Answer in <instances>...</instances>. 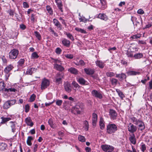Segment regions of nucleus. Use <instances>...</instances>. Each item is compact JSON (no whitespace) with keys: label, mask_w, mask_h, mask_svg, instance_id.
Here are the masks:
<instances>
[{"label":"nucleus","mask_w":152,"mask_h":152,"mask_svg":"<svg viewBox=\"0 0 152 152\" xmlns=\"http://www.w3.org/2000/svg\"><path fill=\"white\" fill-rule=\"evenodd\" d=\"M85 129L86 131H88V124L87 121H85L84 122Z\"/></svg>","instance_id":"3c124183"},{"label":"nucleus","mask_w":152,"mask_h":152,"mask_svg":"<svg viewBox=\"0 0 152 152\" xmlns=\"http://www.w3.org/2000/svg\"><path fill=\"white\" fill-rule=\"evenodd\" d=\"M35 36L39 40H40L41 39V36L40 33L37 31H35L34 32Z\"/></svg>","instance_id":"49530a36"},{"label":"nucleus","mask_w":152,"mask_h":152,"mask_svg":"<svg viewBox=\"0 0 152 152\" xmlns=\"http://www.w3.org/2000/svg\"><path fill=\"white\" fill-rule=\"evenodd\" d=\"M130 119L132 121L134 124L138 126V130L142 131L145 129V124L141 120L137 119L133 116L130 117Z\"/></svg>","instance_id":"f257e3e1"},{"label":"nucleus","mask_w":152,"mask_h":152,"mask_svg":"<svg viewBox=\"0 0 152 152\" xmlns=\"http://www.w3.org/2000/svg\"><path fill=\"white\" fill-rule=\"evenodd\" d=\"M78 139L80 141L82 142H84L85 141V137L84 136L80 135L78 136Z\"/></svg>","instance_id":"09e8293b"},{"label":"nucleus","mask_w":152,"mask_h":152,"mask_svg":"<svg viewBox=\"0 0 152 152\" xmlns=\"http://www.w3.org/2000/svg\"><path fill=\"white\" fill-rule=\"evenodd\" d=\"M117 130V126L115 124H109L107 126V132L108 134L114 133Z\"/></svg>","instance_id":"7ed1b4c3"},{"label":"nucleus","mask_w":152,"mask_h":152,"mask_svg":"<svg viewBox=\"0 0 152 152\" xmlns=\"http://www.w3.org/2000/svg\"><path fill=\"white\" fill-rule=\"evenodd\" d=\"M72 84L75 87V88H79L80 87V86L76 82L73 81L72 82Z\"/></svg>","instance_id":"5fc2aeb1"},{"label":"nucleus","mask_w":152,"mask_h":152,"mask_svg":"<svg viewBox=\"0 0 152 152\" xmlns=\"http://www.w3.org/2000/svg\"><path fill=\"white\" fill-rule=\"evenodd\" d=\"M64 87L65 90L67 92L69 93L72 90V87L70 84L68 82H66L64 84Z\"/></svg>","instance_id":"f8f14e48"},{"label":"nucleus","mask_w":152,"mask_h":152,"mask_svg":"<svg viewBox=\"0 0 152 152\" xmlns=\"http://www.w3.org/2000/svg\"><path fill=\"white\" fill-rule=\"evenodd\" d=\"M131 142L133 144L135 145L136 143L135 136L134 134H132L129 138Z\"/></svg>","instance_id":"a878e982"},{"label":"nucleus","mask_w":152,"mask_h":152,"mask_svg":"<svg viewBox=\"0 0 152 152\" xmlns=\"http://www.w3.org/2000/svg\"><path fill=\"white\" fill-rule=\"evenodd\" d=\"M46 10L48 13L50 15H53V11L52 8L50 6L48 5L46 7Z\"/></svg>","instance_id":"72a5a7b5"},{"label":"nucleus","mask_w":152,"mask_h":152,"mask_svg":"<svg viewBox=\"0 0 152 152\" xmlns=\"http://www.w3.org/2000/svg\"><path fill=\"white\" fill-rule=\"evenodd\" d=\"M11 107L10 104L8 101H7L3 104V107L4 109H7Z\"/></svg>","instance_id":"c756f323"},{"label":"nucleus","mask_w":152,"mask_h":152,"mask_svg":"<svg viewBox=\"0 0 152 152\" xmlns=\"http://www.w3.org/2000/svg\"><path fill=\"white\" fill-rule=\"evenodd\" d=\"M141 150L142 152H144V151L146 149V147L145 144H142L141 145Z\"/></svg>","instance_id":"0e129e2a"},{"label":"nucleus","mask_w":152,"mask_h":152,"mask_svg":"<svg viewBox=\"0 0 152 152\" xmlns=\"http://www.w3.org/2000/svg\"><path fill=\"white\" fill-rule=\"evenodd\" d=\"M32 140L33 138L32 137L28 136V137L26 141L27 144L29 146L31 145H32V143L31 142V141Z\"/></svg>","instance_id":"58836bf2"},{"label":"nucleus","mask_w":152,"mask_h":152,"mask_svg":"<svg viewBox=\"0 0 152 152\" xmlns=\"http://www.w3.org/2000/svg\"><path fill=\"white\" fill-rule=\"evenodd\" d=\"M128 50L131 51H133V52H135L138 51V49L137 47L131 46L129 48Z\"/></svg>","instance_id":"a19ab883"},{"label":"nucleus","mask_w":152,"mask_h":152,"mask_svg":"<svg viewBox=\"0 0 152 152\" xmlns=\"http://www.w3.org/2000/svg\"><path fill=\"white\" fill-rule=\"evenodd\" d=\"M106 75L107 77H111L114 76L115 74L113 72H106Z\"/></svg>","instance_id":"8fccbe9b"},{"label":"nucleus","mask_w":152,"mask_h":152,"mask_svg":"<svg viewBox=\"0 0 152 152\" xmlns=\"http://www.w3.org/2000/svg\"><path fill=\"white\" fill-rule=\"evenodd\" d=\"M128 76L135 75H140V73L139 72H136L133 71L129 70L126 72Z\"/></svg>","instance_id":"aec40b11"},{"label":"nucleus","mask_w":152,"mask_h":152,"mask_svg":"<svg viewBox=\"0 0 152 152\" xmlns=\"http://www.w3.org/2000/svg\"><path fill=\"white\" fill-rule=\"evenodd\" d=\"M110 80L112 84L113 85H116L118 82V80L115 78H112Z\"/></svg>","instance_id":"f704fd0d"},{"label":"nucleus","mask_w":152,"mask_h":152,"mask_svg":"<svg viewBox=\"0 0 152 152\" xmlns=\"http://www.w3.org/2000/svg\"><path fill=\"white\" fill-rule=\"evenodd\" d=\"M100 128L101 129H103L104 128V125L103 122V120L101 119L99 121Z\"/></svg>","instance_id":"79ce46f5"},{"label":"nucleus","mask_w":152,"mask_h":152,"mask_svg":"<svg viewBox=\"0 0 152 152\" xmlns=\"http://www.w3.org/2000/svg\"><path fill=\"white\" fill-rule=\"evenodd\" d=\"M115 77H116L118 78L120 80H124L126 78V74L122 72L120 74H116Z\"/></svg>","instance_id":"dca6fc26"},{"label":"nucleus","mask_w":152,"mask_h":152,"mask_svg":"<svg viewBox=\"0 0 152 152\" xmlns=\"http://www.w3.org/2000/svg\"><path fill=\"white\" fill-rule=\"evenodd\" d=\"M7 12L9 14L10 16H12V17H13L14 16L15 13L14 11L13 10L11 9L8 10L7 11Z\"/></svg>","instance_id":"603ef678"},{"label":"nucleus","mask_w":152,"mask_h":152,"mask_svg":"<svg viewBox=\"0 0 152 152\" xmlns=\"http://www.w3.org/2000/svg\"><path fill=\"white\" fill-rule=\"evenodd\" d=\"M77 81L82 85H85L86 81L83 78H80L77 80Z\"/></svg>","instance_id":"473e14b6"},{"label":"nucleus","mask_w":152,"mask_h":152,"mask_svg":"<svg viewBox=\"0 0 152 152\" xmlns=\"http://www.w3.org/2000/svg\"><path fill=\"white\" fill-rule=\"evenodd\" d=\"M8 101L9 102L11 106L15 104L16 102V100L15 99L8 100Z\"/></svg>","instance_id":"864d4df0"},{"label":"nucleus","mask_w":152,"mask_h":152,"mask_svg":"<svg viewBox=\"0 0 152 152\" xmlns=\"http://www.w3.org/2000/svg\"><path fill=\"white\" fill-rule=\"evenodd\" d=\"M84 70L85 73L88 75H92L94 73V69L85 68Z\"/></svg>","instance_id":"6ab92c4d"},{"label":"nucleus","mask_w":152,"mask_h":152,"mask_svg":"<svg viewBox=\"0 0 152 152\" xmlns=\"http://www.w3.org/2000/svg\"><path fill=\"white\" fill-rule=\"evenodd\" d=\"M37 69L35 68H30L27 69L26 72V74L27 75H31L34 71H35Z\"/></svg>","instance_id":"393cba45"},{"label":"nucleus","mask_w":152,"mask_h":152,"mask_svg":"<svg viewBox=\"0 0 152 152\" xmlns=\"http://www.w3.org/2000/svg\"><path fill=\"white\" fill-rule=\"evenodd\" d=\"M7 145L6 144L2 142L0 143V151H4L6 149Z\"/></svg>","instance_id":"7c9ffc66"},{"label":"nucleus","mask_w":152,"mask_h":152,"mask_svg":"<svg viewBox=\"0 0 152 152\" xmlns=\"http://www.w3.org/2000/svg\"><path fill=\"white\" fill-rule=\"evenodd\" d=\"M55 2L56 3L57 5L58 9L62 12H63L62 9L63 4L61 0H55Z\"/></svg>","instance_id":"a211bd4d"},{"label":"nucleus","mask_w":152,"mask_h":152,"mask_svg":"<svg viewBox=\"0 0 152 152\" xmlns=\"http://www.w3.org/2000/svg\"><path fill=\"white\" fill-rule=\"evenodd\" d=\"M137 13L139 14L142 15L144 14V11L142 9H140L138 10Z\"/></svg>","instance_id":"e2e57ef3"},{"label":"nucleus","mask_w":152,"mask_h":152,"mask_svg":"<svg viewBox=\"0 0 152 152\" xmlns=\"http://www.w3.org/2000/svg\"><path fill=\"white\" fill-rule=\"evenodd\" d=\"M50 85L49 81L45 78L42 80V82L41 85V89L43 90L47 88Z\"/></svg>","instance_id":"1a4fd4ad"},{"label":"nucleus","mask_w":152,"mask_h":152,"mask_svg":"<svg viewBox=\"0 0 152 152\" xmlns=\"http://www.w3.org/2000/svg\"><path fill=\"white\" fill-rule=\"evenodd\" d=\"M119 96L121 98V99H123V98L125 97V96L122 92H120L119 94H118Z\"/></svg>","instance_id":"680f3d73"},{"label":"nucleus","mask_w":152,"mask_h":152,"mask_svg":"<svg viewBox=\"0 0 152 152\" xmlns=\"http://www.w3.org/2000/svg\"><path fill=\"white\" fill-rule=\"evenodd\" d=\"M29 110V106L28 104H26L25 106V112L28 113Z\"/></svg>","instance_id":"052dcab7"},{"label":"nucleus","mask_w":152,"mask_h":152,"mask_svg":"<svg viewBox=\"0 0 152 152\" xmlns=\"http://www.w3.org/2000/svg\"><path fill=\"white\" fill-rule=\"evenodd\" d=\"M25 62V60L24 59H20L18 61V66H21L24 64Z\"/></svg>","instance_id":"e433bc0d"},{"label":"nucleus","mask_w":152,"mask_h":152,"mask_svg":"<svg viewBox=\"0 0 152 152\" xmlns=\"http://www.w3.org/2000/svg\"><path fill=\"white\" fill-rule=\"evenodd\" d=\"M49 30L50 31V32L52 33V34H53L55 36L57 37L58 36L57 33H56L55 32L54 30L52 28H51V27L49 28Z\"/></svg>","instance_id":"de8ad7c7"},{"label":"nucleus","mask_w":152,"mask_h":152,"mask_svg":"<svg viewBox=\"0 0 152 152\" xmlns=\"http://www.w3.org/2000/svg\"><path fill=\"white\" fill-rule=\"evenodd\" d=\"M2 119L0 123L1 124H5L7 121H9L11 119L10 118H4L2 117L1 118Z\"/></svg>","instance_id":"bb28decb"},{"label":"nucleus","mask_w":152,"mask_h":152,"mask_svg":"<svg viewBox=\"0 0 152 152\" xmlns=\"http://www.w3.org/2000/svg\"><path fill=\"white\" fill-rule=\"evenodd\" d=\"M25 122L28 126H32L33 125V123L31 118L30 117L26 118L25 119Z\"/></svg>","instance_id":"412c9836"},{"label":"nucleus","mask_w":152,"mask_h":152,"mask_svg":"<svg viewBox=\"0 0 152 152\" xmlns=\"http://www.w3.org/2000/svg\"><path fill=\"white\" fill-rule=\"evenodd\" d=\"M36 98V96L34 94H33L30 96L28 101L30 102H32L34 101Z\"/></svg>","instance_id":"ea45409f"},{"label":"nucleus","mask_w":152,"mask_h":152,"mask_svg":"<svg viewBox=\"0 0 152 152\" xmlns=\"http://www.w3.org/2000/svg\"><path fill=\"white\" fill-rule=\"evenodd\" d=\"M102 150L105 152H114V148L112 146L107 145H103L101 146Z\"/></svg>","instance_id":"20e7f679"},{"label":"nucleus","mask_w":152,"mask_h":152,"mask_svg":"<svg viewBox=\"0 0 152 152\" xmlns=\"http://www.w3.org/2000/svg\"><path fill=\"white\" fill-rule=\"evenodd\" d=\"M62 42L64 46L67 47H69L70 45V41L66 38H63L62 39Z\"/></svg>","instance_id":"2eb2a0df"},{"label":"nucleus","mask_w":152,"mask_h":152,"mask_svg":"<svg viewBox=\"0 0 152 152\" xmlns=\"http://www.w3.org/2000/svg\"><path fill=\"white\" fill-rule=\"evenodd\" d=\"M53 119L51 118L48 121V124L50 125V127L53 129L56 128V126L53 124Z\"/></svg>","instance_id":"2f4dec72"},{"label":"nucleus","mask_w":152,"mask_h":152,"mask_svg":"<svg viewBox=\"0 0 152 152\" xmlns=\"http://www.w3.org/2000/svg\"><path fill=\"white\" fill-rule=\"evenodd\" d=\"M97 66L99 67L102 69L104 68V62L100 60H97L95 62Z\"/></svg>","instance_id":"b1692460"},{"label":"nucleus","mask_w":152,"mask_h":152,"mask_svg":"<svg viewBox=\"0 0 152 152\" xmlns=\"http://www.w3.org/2000/svg\"><path fill=\"white\" fill-rule=\"evenodd\" d=\"M61 51L62 50L60 48H57L56 49V52L58 54H60Z\"/></svg>","instance_id":"4d7b16f0"},{"label":"nucleus","mask_w":152,"mask_h":152,"mask_svg":"<svg viewBox=\"0 0 152 152\" xmlns=\"http://www.w3.org/2000/svg\"><path fill=\"white\" fill-rule=\"evenodd\" d=\"M14 68L13 66L11 64H10L6 67L4 70V71L5 73V77L6 80L8 79L10 76L9 72Z\"/></svg>","instance_id":"39448f33"},{"label":"nucleus","mask_w":152,"mask_h":152,"mask_svg":"<svg viewBox=\"0 0 152 152\" xmlns=\"http://www.w3.org/2000/svg\"><path fill=\"white\" fill-rule=\"evenodd\" d=\"M53 23L55 26H56L57 25L60 23L59 21L56 19L54 18L53 19Z\"/></svg>","instance_id":"bf43d9fd"},{"label":"nucleus","mask_w":152,"mask_h":152,"mask_svg":"<svg viewBox=\"0 0 152 152\" xmlns=\"http://www.w3.org/2000/svg\"><path fill=\"white\" fill-rule=\"evenodd\" d=\"M53 68L55 69L60 72H62L64 70V68L61 64H54Z\"/></svg>","instance_id":"ddd939ff"},{"label":"nucleus","mask_w":152,"mask_h":152,"mask_svg":"<svg viewBox=\"0 0 152 152\" xmlns=\"http://www.w3.org/2000/svg\"><path fill=\"white\" fill-rule=\"evenodd\" d=\"M23 7L24 8H27L29 7V5L28 4L25 2H24L23 3Z\"/></svg>","instance_id":"774afa93"},{"label":"nucleus","mask_w":152,"mask_h":152,"mask_svg":"<svg viewBox=\"0 0 152 152\" xmlns=\"http://www.w3.org/2000/svg\"><path fill=\"white\" fill-rule=\"evenodd\" d=\"M109 113L111 119L113 120L116 119L117 116V113L115 110L113 109H110Z\"/></svg>","instance_id":"9d476101"},{"label":"nucleus","mask_w":152,"mask_h":152,"mask_svg":"<svg viewBox=\"0 0 152 152\" xmlns=\"http://www.w3.org/2000/svg\"><path fill=\"white\" fill-rule=\"evenodd\" d=\"M64 56L66 57L69 59H72L73 57V56L72 54H65Z\"/></svg>","instance_id":"6e6d98bb"},{"label":"nucleus","mask_w":152,"mask_h":152,"mask_svg":"<svg viewBox=\"0 0 152 152\" xmlns=\"http://www.w3.org/2000/svg\"><path fill=\"white\" fill-rule=\"evenodd\" d=\"M79 65H80L81 66H83L85 64V63L84 62V61L82 60H80L79 62Z\"/></svg>","instance_id":"69168bd1"},{"label":"nucleus","mask_w":152,"mask_h":152,"mask_svg":"<svg viewBox=\"0 0 152 152\" xmlns=\"http://www.w3.org/2000/svg\"><path fill=\"white\" fill-rule=\"evenodd\" d=\"M143 56V54L140 53H136L134 55L133 57L135 59H139Z\"/></svg>","instance_id":"cd10ccee"},{"label":"nucleus","mask_w":152,"mask_h":152,"mask_svg":"<svg viewBox=\"0 0 152 152\" xmlns=\"http://www.w3.org/2000/svg\"><path fill=\"white\" fill-rule=\"evenodd\" d=\"M64 74L62 73L58 72L56 75V78L55 82L57 84H59L61 83L62 79L63 78Z\"/></svg>","instance_id":"0eeeda50"},{"label":"nucleus","mask_w":152,"mask_h":152,"mask_svg":"<svg viewBox=\"0 0 152 152\" xmlns=\"http://www.w3.org/2000/svg\"><path fill=\"white\" fill-rule=\"evenodd\" d=\"M5 86L3 82H0V91H3L5 89Z\"/></svg>","instance_id":"37998d69"},{"label":"nucleus","mask_w":152,"mask_h":152,"mask_svg":"<svg viewBox=\"0 0 152 152\" xmlns=\"http://www.w3.org/2000/svg\"><path fill=\"white\" fill-rule=\"evenodd\" d=\"M68 70L72 74L77 75L78 74V71L74 67H71Z\"/></svg>","instance_id":"4be33fe9"},{"label":"nucleus","mask_w":152,"mask_h":152,"mask_svg":"<svg viewBox=\"0 0 152 152\" xmlns=\"http://www.w3.org/2000/svg\"><path fill=\"white\" fill-rule=\"evenodd\" d=\"M31 58L33 59H36L39 57V56L37 54V52H34L31 54Z\"/></svg>","instance_id":"c03bdc74"},{"label":"nucleus","mask_w":152,"mask_h":152,"mask_svg":"<svg viewBox=\"0 0 152 152\" xmlns=\"http://www.w3.org/2000/svg\"><path fill=\"white\" fill-rule=\"evenodd\" d=\"M18 52L17 50L15 49L12 50L9 53V58L11 59L16 58L18 54Z\"/></svg>","instance_id":"423d86ee"},{"label":"nucleus","mask_w":152,"mask_h":152,"mask_svg":"<svg viewBox=\"0 0 152 152\" xmlns=\"http://www.w3.org/2000/svg\"><path fill=\"white\" fill-rule=\"evenodd\" d=\"M62 102V100H58L56 102V104L57 105L60 106L61 105Z\"/></svg>","instance_id":"13d9d810"},{"label":"nucleus","mask_w":152,"mask_h":152,"mask_svg":"<svg viewBox=\"0 0 152 152\" xmlns=\"http://www.w3.org/2000/svg\"><path fill=\"white\" fill-rule=\"evenodd\" d=\"M133 51H131L128 50L126 51V54L128 57L132 58L133 57Z\"/></svg>","instance_id":"c85d7f7f"},{"label":"nucleus","mask_w":152,"mask_h":152,"mask_svg":"<svg viewBox=\"0 0 152 152\" xmlns=\"http://www.w3.org/2000/svg\"><path fill=\"white\" fill-rule=\"evenodd\" d=\"M141 36V34H137L131 37L130 38L132 39H137L140 38Z\"/></svg>","instance_id":"4c0bfd02"},{"label":"nucleus","mask_w":152,"mask_h":152,"mask_svg":"<svg viewBox=\"0 0 152 152\" xmlns=\"http://www.w3.org/2000/svg\"><path fill=\"white\" fill-rule=\"evenodd\" d=\"M92 95L96 97L101 99L103 96L102 94L96 90H93L91 92Z\"/></svg>","instance_id":"9b49d317"},{"label":"nucleus","mask_w":152,"mask_h":152,"mask_svg":"<svg viewBox=\"0 0 152 152\" xmlns=\"http://www.w3.org/2000/svg\"><path fill=\"white\" fill-rule=\"evenodd\" d=\"M31 20L32 23H34L35 22L34 15V14H31Z\"/></svg>","instance_id":"338daca9"},{"label":"nucleus","mask_w":152,"mask_h":152,"mask_svg":"<svg viewBox=\"0 0 152 152\" xmlns=\"http://www.w3.org/2000/svg\"><path fill=\"white\" fill-rule=\"evenodd\" d=\"M83 108V106L78 104L72 108L71 112L74 114H80Z\"/></svg>","instance_id":"f03ea898"},{"label":"nucleus","mask_w":152,"mask_h":152,"mask_svg":"<svg viewBox=\"0 0 152 152\" xmlns=\"http://www.w3.org/2000/svg\"><path fill=\"white\" fill-rule=\"evenodd\" d=\"M97 116L96 114L93 113L92 114V123L93 126H95L97 122Z\"/></svg>","instance_id":"f3484780"},{"label":"nucleus","mask_w":152,"mask_h":152,"mask_svg":"<svg viewBox=\"0 0 152 152\" xmlns=\"http://www.w3.org/2000/svg\"><path fill=\"white\" fill-rule=\"evenodd\" d=\"M76 31L80 32L81 33L86 34L87 33L86 31L83 29L78 27H76L75 28Z\"/></svg>","instance_id":"c9c22d12"},{"label":"nucleus","mask_w":152,"mask_h":152,"mask_svg":"<svg viewBox=\"0 0 152 152\" xmlns=\"http://www.w3.org/2000/svg\"><path fill=\"white\" fill-rule=\"evenodd\" d=\"M64 34L66 35L67 37L72 41H74L75 39L73 36L70 33L64 31Z\"/></svg>","instance_id":"5701e85b"},{"label":"nucleus","mask_w":152,"mask_h":152,"mask_svg":"<svg viewBox=\"0 0 152 152\" xmlns=\"http://www.w3.org/2000/svg\"><path fill=\"white\" fill-rule=\"evenodd\" d=\"M17 91V90L14 88H9L8 89L5 88L4 89V91L7 92H9V91L15 92Z\"/></svg>","instance_id":"a18cd8bd"},{"label":"nucleus","mask_w":152,"mask_h":152,"mask_svg":"<svg viewBox=\"0 0 152 152\" xmlns=\"http://www.w3.org/2000/svg\"><path fill=\"white\" fill-rule=\"evenodd\" d=\"M128 131L130 132L133 133L136 132L137 127L131 123H129L127 126Z\"/></svg>","instance_id":"6e6552de"},{"label":"nucleus","mask_w":152,"mask_h":152,"mask_svg":"<svg viewBox=\"0 0 152 152\" xmlns=\"http://www.w3.org/2000/svg\"><path fill=\"white\" fill-rule=\"evenodd\" d=\"M97 18L105 21L108 19V17L104 13H99Z\"/></svg>","instance_id":"4468645a"}]
</instances>
